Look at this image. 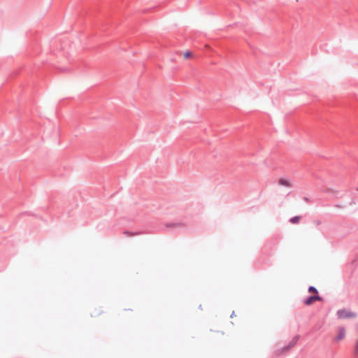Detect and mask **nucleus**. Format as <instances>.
<instances>
[{
	"label": "nucleus",
	"instance_id": "nucleus-1",
	"mask_svg": "<svg viewBox=\"0 0 358 358\" xmlns=\"http://www.w3.org/2000/svg\"><path fill=\"white\" fill-rule=\"evenodd\" d=\"M337 315L340 319H350L356 317V313L347 309L339 310Z\"/></svg>",
	"mask_w": 358,
	"mask_h": 358
},
{
	"label": "nucleus",
	"instance_id": "nucleus-2",
	"mask_svg": "<svg viewBox=\"0 0 358 358\" xmlns=\"http://www.w3.org/2000/svg\"><path fill=\"white\" fill-rule=\"evenodd\" d=\"M321 298L318 295L311 296L304 301V303L306 306H310L316 301H320Z\"/></svg>",
	"mask_w": 358,
	"mask_h": 358
},
{
	"label": "nucleus",
	"instance_id": "nucleus-3",
	"mask_svg": "<svg viewBox=\"0 0 358 358\" xmlns=\"http://www.w3.org/2000/svg\"><path fill=\"white\" fill-rule=\"evenodd\" d=\"M345 336V329L344 327H340L338 329V335L335 338L336 341H340L343 340Z\"/></svg>",
	"mask_w": 358,
	"mask_h": 358
},
{
	"label": "nucleus",
	"instance_id": "nucleus-4",
	"mask_svg": "<svg viewBox=\"0 0 358 358\" xmlns=\"http://www.w3.org/2000/svg\"><path fill=\"white\" fill-rule=\"evenodd\" d=\"M278 184L282 185V186H285V187H292L291 182L289 181L288 180L284 179V178H280L278 180Z\"/></svg>",
	"mask_w": 358,
	"mask_h": 358
},
{
	"label": "nucleus",
	"instance_id": "nucleus-5",
	"mask_svg": "<svg viewBox=\"0 0 358 358\" xmlns=\"http://www.w3.org/2000/svg\"><path fill=\"white\" fill-rule=\"evenodd\" d=\"M297 342V338H294L291 342L289 344V345L287 347H286L285 348V351H288L290 348H292V347H294L296 343Z\"/></svg>",
	"mask_w": 358,
	"mask_h": 358
},
{
	"label": "nucleus",
	"instance_id": "nucleus-6",
	"mask_svg": "<svg viewBox=\"0 0 358 358\" xmlns=\"http://www.w3.org/2000/svg\"><path fill=\"white\" fill-rule=\"evenodd\" d=\"M192 56H193L192 53L189 51H186L183 53V57L187 59L192 58Z\"/></svg>",
	"mask_w": 358,
	"mask_h": 358
},
{
	"label": "nucleus",
	"instance_id": "nucleus-7",
	"mask_svg": "<svg viewBox=\"0 0 358 358\" xmlns=\"http://www.w3.org/2000/svg\"><path fill=\"white\" fill-rule=\"evenodd\" d=\"M300 216H295L290 220V222L293 224H296L300 221Z\"/></svg>",
	"mask_w": 358,
	"mask_h": 358
},
{
	"label": "nucleus",
	"instance_id": "nucleus-8",
	"mask_svg": "<svg viewBox=\"0 0 358 358\" xmlns=\"http://www.w3.org/2000/svg\"><path fill=\"white\" fill-rule=\"evenodd\" d=\"M308 291H309V292H311V293H317V289L314 287H312V286L308 288Z\"/></svg>",
	"mask_w": 358,
	"mask_h": 358
},
{
	"label": "nucleus",
	"instance_id": "nucleus-9",
	"mask_svg": "<svg viewBox=\"0 0 358 358\" xmlns=\"http://www.w3.org/2000/svg\"><path fill=\"white\" fill-rule=\"evenodd\" d=\"M357 190H358V188H357Z\"/></svg>",
	"mask_w": 358,
	"mask_h": 358
}]
</instances>
